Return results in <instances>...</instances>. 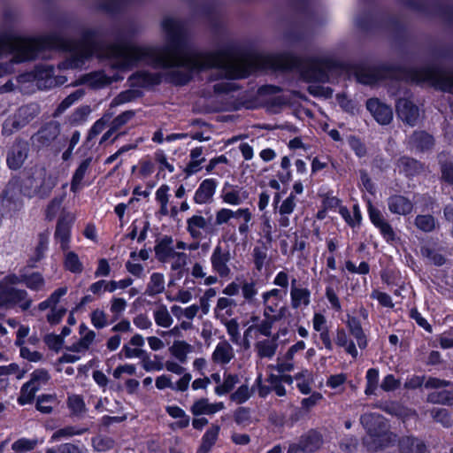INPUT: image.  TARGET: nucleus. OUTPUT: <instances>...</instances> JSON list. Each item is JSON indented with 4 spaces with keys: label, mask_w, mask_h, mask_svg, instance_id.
Here are the masks:
<instances>
[{
    "label": "nucleus",
    "mask_w": 453,
    "mask_h": 453,
    "mask_svg": "<svg viewBox=\"0 0 453 453\" xmlns=\"http://www.w3.org/2000/svg\"><path fill=\"white\" fill-rule=\"evenodd\" d=\"M165 44L162 47L138 46L127 42L102 45L96 41L95 32L86 30L80 41L65 40L57 33L39 38H23L11 33L0 34V54H13L10 63H0V77L12 71V63L32 60L45 49L60 48L69 52V57L61 62L60 69L81 67L94 54L105 59L111 69L125 72L143 62L155 68L169 69L167 79L174 84V18L165 17L162 20Z\"/></svg>",
    "instance_id": "nucleus-1"
},
{
    "label": "nucleus",
    "mask_w": 453,
    "mask_h": 453,
    "mask_svg": "<svg viewBox=\"0 0 453 453\" xmlns=\"http://www.w3.org/2000/svg\"><path fill=\"white\" fill-rule=\"evenodd\" d=\"M360 422L366 431L363 444L369 452H376L395 443L396 435L392 433L386 419L377 413H365Z\"/></svg>",
    "instance_id": "nucleus-2"
},
{
    "label": "nucleus",
    "mask_w": 453,
    "mask_h": 453,
    "mask_svg": "<svg viewBox=\"0 0 453 453\" xmlns=\"http://www.w3.org/2000/svg\"><path fill=\"white\" fill-rule=\"evenodd\" d=\"M57 183V178L44 166L35 165L27 170L26 176L20 182V192L29 198H46Z\"/></svg>",
    "instance_id": "nucleus-3"
},
{
    "label": "nucleus",
    "mask_w": 453,
    "mask_h": 453,
    "mask_svg": "<svg viewBox=\"0 0 453 453\" xmlns=\"http://www.w3.org/2000/svg\"><path fill=\"white\" fill-rule=\"evenodd\" d=\"M40 113L37 104H29L20 106L14 114L9 116L2 127V134L10 136L20 130L35 119Z\"/></svg>",
    "instance_id": "nucleus-4"
},
{
    "label": "nucleus",
    "mask_w": 453,
    "mask_h": 453,
    "mask_svg": "<svg viewBox=\"0 0 453 453\" xmlns=\"http://www.w3.org/2000/svg\"><path fill=\"white\" fill-rule=\"evenodd\" d=\"M33 303L32 298L25 289L8 287L0 283V308L19 305L22 311L28 310Z\"/></svg>",
    "instance_id": "nucleus-5"
},
{
    "label": "nucleus",
    "mask_w": 453,
    "mask_h": 453,
    "mask_svg": "<svg viewBox=\"0 0 453 453\" xmlns=\"http://www.w3.org/2000/svg\"><path fill=\"white\" fill-rule=\"evenodd\" d=\"M286 292L282 293L278 288H273L262 294L263 303L265 306L263 315L265 318H273L280 320L285 315V308L280 306Z\"/></svg>",
    "instance_id": "nucleus-6"
},
{
    "label": "nucleus",
    "mask_w": 453,
    "mask_h": 453,
    "mask_svg": "<svg viewBox=\"0 0 453 453\" xmlns=\"http://www.w3.org/2000/svg\"><path fill=\"white\" fill-rule=\"evenodd\" d=\"M231 260L230 251L219 244L214 247L210 257L211 269L220 278H229L231 276Z\"/></svg>",
    "instance_id": "nucleus-7"
},
{
    "label": "nucleus",
    "mask_w": 453,
    "mask_h": 453,
    "mask_svg": "<svg viewBox=\"0 0 453 453\" xmlns=\"http://www.w3.org/2000/svg\"><path fill=\"white\" fill-rule=\"evenodd\" d=\"M74 222V216L66 211H62L56 226L54 238L60 244L62 250L66 251L70 248L71 229Z\"/></svg>",
    "instance_id": "nucleus-8"
},
{
    "label": "nucleus",
    "mask_w": 453,
    "mask_h": 453,
    "mask_svg": "<svg viewBox=\"0 0 453 453\" xmlns=\"http://www.w3.org/2000/svg\"><path fill=\"white\" fill-rule=\"evenodd\" d=\"M29 153V144L27 141L18 138L9 149L6 155V164L11 170L22 167Z\"/></svg>",
    "instance_id": "nucleus-9"
},
{
    "label": "nucleus",
    "mask_w": 453,
    "mask_h": 453,
    "mask_svg": "<svg viewBox=\"0 0 453 453\" xmlns=\"http://www.w3.org/2000/svg\"><path fill=\"white\" fill-rule=\"evenodd\" d=\"M368 212L372 223L379 228L383 238L387 242H393L395 239V233L380 211L370 204Z\"/></svg>",
    "instance_id": "nucleus-10"
},
{
    "label": "nucleus",
    "mask_w": 453,
    "mask_h": 453,
    "mask_svg": "<svg viewBox=\"0 0 453 453\" xmlns=\"http://www.w3.org/2000/svg\"><path fill=\"white\" fill-rule=\"evenodd\" d=\"M366 108L381 125L388 124L393 119L392 109L376 98H371L366 102Z\"/></svg>",
    "instance_id": "nucleus-11"
},
{
    "label": "nucleus",
    "mask_w": 453,
    "mask_h": 453,
    "mask_svg": "<svg viewBox=\"0 0 453 453\" xmlns=\"http://www.w3.org/2000/svg\"><path fill=\"white\" fill-rule=\"evenodd\" d=\"M60 131L59 122L52 120L42 126L34 138L41 146H49L58 137Z\"/></svg>",
    "instance_id": "nucleus-12"
},
{
    "label": "nucleus",
    "mask_w": 453,
    "mask_h": 453,
    "mask_svg": "<svg viewBox=\"0 0 453 453\" xmlns=\"http://www.w3.org/2000/svg\"><path fill=\"white\" fill-rule=\"evenodd\" d=\"M425 380L426 378L424 376L413 375L406 380L404 388L407 389H416L424 384L426 388H442L449 387L452 384L449 380L432 377L428 378L426 380Z\"/></svg>",
    "instance_id": "nucleus-13"
},
{
    "label": "nucleus",
    "mask_w": 453,
    "mask_h": 453,
    "mask_svg": "<svg viewBox=\"0 0 453 453\" xmlns=\"http://www.w3.org/2000/svg\"><path fill=\"white\" fill-rule=\"evenodd\" d=\"M222 201L230 205H240L249 197V193L241 187L225 183L221 190Z\"/></svg>",
    "instance_id": "nucleus-14"
},
{
    "label": "nucleus",
    "mask_w": 453,
    "mask_h": 453,
    "mask_svg": "<svg viewBox=\"0 0 453 453\" xmlns=\"http://www.w3.org/2000/svg\"><path fill=\"white\" fill-rule=\"evenodd\" d=\"M396 111L398 116L410 126L416 125L419 118L418 108L411 101L401 98L397 101Z\"/></svg>",
    "instance_id": "nucleus-15"
},
{
    "label": "nucleus",
    "mask_w": 453,
    "mask_h": 453,
    "mask_svg": "<svg viewBox=\"0 0 453 453\" xmlns=\"http://www.w3.org/2000/svg\"><path fill=\"white\" fill-rule=\"evenodd\" d=\"M324 443L322 434L316 430H310L300 437L297 445L303 452L313 453L319 449Z\"/></svg>",
    "instance_id": "nucleus-16"
},
{
    "label": "nucleus",
    "mask_w": 453,
    "mask_h": 453,
    "mask_svg": "<svg viewBox=\"0 0 453 453\" xmlns=\"http://www.w3.org/2000/svg\"><path fill=\"white\" fill-rule=\"evenodd\" d=\"M225 409V404L222 402L211 403L208 398H199L196 400L190 407V412L196 416L201 415H213L219 411Z\"/></svg>",
    "instance_id": "nucleus-17"
},
{
    "label": "nucleus",
    "mask_w": 453,
    "mask_h": 453,
    "mask_svg": "<svg viewBox=\"0 0 453 453\" xmlns=\"http://www.w3.org/2000/svg\"><path fill=\"white\" fill-rule=\"evenodd\" d=\"M388 210L391 213L405 216L413 211V203L407 197L401 195H394L387 200Z\"/></svg>",
    "instance_id": "nucleus-18"
},
{
    "label": "nucleus",
    "mask_w": 453,
    "mask_h": 453,
    "mask_svg": "<svg viewBox=\"0 0 453 453\" xmlns=\"http://www.w3.org/2000/svg\"><path fill=\"white\" fill-rule=\"evenodd\" d=\"M209 229V221L201 215H193L187 219V231L194 240L202 239L203 233H208Z\"/></svg>",
    "instance_id": "nucleus-19"
},
{
    "label": "nucleus",
    "mask_w": 453,
    "mask_h": 453,
    "mask_svg": "<svg viewBox=\"0 0 453 453\" xmlns=\"http://www.w3.org/2000/svg\"><path fill=\"white\" fill-rule=\"evenodd\" d=\"M122 79L119 74L108 76L104 71H98L85 75L84 82L93 88H101Z\"/></svg>",
    "instance_id": "nucleus-20"
},
{
    "label": "nucleus",
    "mask_w": 453,
    "mask_h": 453,
    "mask_svg": "<svg viewBox=\"0 0 453 453\" xmlns=\"http://www.w3.org/2000/svg\"><path fill=\"white\" fill-rule=\"evenodd\" d=\"M93 161L92 157H88L83 159L75 169L72 180L70 189L72 192L76 193L83 187V180L85 176L89 173L90 166Z\"/></svg>",
    "instance_id": "nucleus-21"
},
{
    "label": "nucleus",
    "mask_w": 453,
    "mask_h": 453,
    "mask_svg": "<svg viewBox=\"0 0 453 453\" xmlns=\"http://www.w3.org/2000/svg\"><path fill=\"white\" fill-rule=\"evenodd\" d=\"M216 188L217 181L214 179L203 180L195 193V203L197 204L209 203L215 194Z\"/></svg>",
    "instance_id": "nucleus-22"
},
{
    "label": "nucleus",
    "mask_w": 453,
    "mask_h": 453,
    "mask_svg": "<svg viewBox=\"0 0 453 453\" xmlns=\"http://www.w3.org/2000/svg\"><path fill=\"white\" fill-rule=\"evenodd\" d=\"M234 357V350L231 344L226 340L217 344L211 355L212 361L220 365H227Z\"/></svg>",
    "instance_id": "nucleus-23"
},
{
    "label": "nucleus",
    "mask_w": 453,
    "mask_h": 453,
    "mask_svg": "<svg viewBox=\"0 0 453 453\" xmlns=\"http://www.w3.org/2000/svg\"><path fill=\"white\" fill-rule=\"evenodd\" d=\"M162 76L159 73H152L147 71H139L129 77V81L133 87H148L157 85L161 82Z\"/></svg>",
    "instance_id": "nucleus-24"
},
{
    "label": "nucleus",
    "mask_w": 453,
    "mask_h": 453,
    "mask_svg": "<svg viewBox=\"0 0 453 453\" xmlns=\"http://www.w3.org/2000/svg\"><path fill=\"white\" fill-rule=\"evenodd\" d=\"M398 448L401 453H426L425 442L414 436H403L398 441Z\"/></svg>",
    "instance_id": "nucleus-25"
},
{
    "label": "nucleus",
    "mask_w": 453,
    "mask_h": 453,
    "mask_svg": "<svg viewBox=\"0 0 453 453\" xmlns=\"http://www.w3.org/2000/svg\"><path fill=\"white\" fill-rule=\"evenodd\" d=\"M333 65L329 59L316 60L311 69V78L315 81L326 82L329 80L328 72Z\"/></svg>",
    "instance_id": "nucleus-26"
},
{
    "label": "nucleus",
    "mask_w": 453,
    "mask_h": 453,
    "mask_svg": "<svg viewBox=\"0 0 453 453\" xmlns=\"http://www.w3.org/2000/svg\"><path fill=\"white\" fill-rule=\"evenodd\" d=\"M279 335L275 334L271 339L259 341L255 344V349L260 358H272L278 349Z\"/></svg>",
    "instance_id": "nucleus-27"
},
{
    "label": "nucleus",
    "mask_w": 453,
    "mask_h": 453,
    "mask_svg": "<svg viewBox=\"0 0 453 453\" xmlns=\"http://www.w3.org/2000/svg\"><path fill=\"white\" fill-rule=\"evenodd\" d=\"M409 143L417 150H428L434 145V138L424 131H417L410 136Z\"/></svg>",
    "instance_id": "nucleus-28"
},
{
    "label": "nucleus",
    "mask_w": 453,
    "mask_h": 453,
    "mask_svg": "<svg viewBox=\"0 0 453 453\" xmlns=\"http://www.w3.org/2000/svg\"><path fill=\"white\" fill-rule=\"evenodd\" d=\"M219 430L220 426L219 425L212 424L203 435L201 445L196 453H209L218 440Z\"/></svg>",
    "instance_id": "nucleus-29"
},
{
    "label": "nucleus",
    "mask_w": 453,
    "mask_h": 453,
    "mask_svg": "<svg viewBox=\"0 0 453 453\" xmlns=\"http://www.w3.org/2000/svg\"><path fill=\"white\" fill-rule=\"evenodd\" d=\"M203 147H196L190 150V161L184 169V173L188 176L193 175L202 169L201 165L205 162V157H203Z\"/></svg>",
    "instance_id": "nucleus-30"
},
{
    "label": "nucleus",
    "mask_w": 453,
    "mask_h": 453,
    "mask_svg": "<svg viewBox=\"0 0 453 453\" xmlns=\"http://www.w3.org/2000/svg\"><path fill=\"white\" fill-rule=\"evenodd\" d=\"M347 326L349 333L357 340V345L360 349H365L367 346V339L361 326L359 319L356 317L348 316Z\"/></svg>",
    "instance_id": "nucleus-31"
},
{
    "label": "nucleus",
    "mask_w": 453,
    "mask_h": 453,
    "mask_svg": "<svg viewBox=\"0 0 453 453\" xmlns=\"http://www.w3.org/2000/svg\"><path fill=\"white\" fill-rule=\"evenodd\" d=\"M311 291L307 288H294L290 290L291 307L299 309L307 307L311 303Z\"/></svg>",
    "instance_id": "nucleus-32"
},
{
    "label": "nucleus",
    "mask_w": 453,
    "mask_h": 453,
    "mask_svg": "<svg viewBox=\"0 0 453 453\" xmlns=\"http://www.w3.org/2000/svg\"><path fill=\"white\" fill-rule=\"evenodd\" d=\"M236 303L234 299L229 297H219L214 308V313L217 318L226 319L234 314V309Z\"/></svg>",
    "instance_id": "nucleus-33"
},
{
    "label": "nucleus",
    "mask_w": 453,
    "mask_h": 453,
    "mask_svg": "<svg viewBox=\"0 0 453 453\" xmlns=\"http://www.w3.org/2000/svg\"><path fill=\"white\" fill-rule=\"evenodd\" d=\"M192 346L185 341H174L173 345L169 348V352L180 363L184 364L187 362L188 354L192 351Z\"/></svg>",
    "instance_id": "nucleus-34"
},
{
    "label": "nucleus",
    "mask_w": 453,
    "mask_h": 453,
    "mask_svg": "<svg viewBox=\"0 0 453 453\" xmlns=\"http://www.w3.org/2000/svg\"><path fill=\"white\" fill-rule=\"evenodd\" d=\"M414 225L424 233H431L439 226L437 219L431 214L417 215L414 219Z\"/></svg>",
    "instance_id": "nucleus-35"
},
{
    "label": "nucleus",
    "mask_w": 453,
    "mask_h": 453,
    "mask_svg": "<svg viewBox=\"0 0 453 453\" xmlns=\"http://www.w3.org/2000/svg\"><path fill=\"white\" fill-rule=\"evenodd\" d=\"M335 342L338 346L345 349V351L353 358H357L358 351L353 341L349 340L344 329H338L336 332Z\"/></svg>",
    "instance_id": "nucleus-36"
},
{
    "label": "nucleus",
    "mask_w": 453,
    "mask_h": 453,
    "mask_svg": "<svg viewBox=\"0 0 453 453\" xmlns=\"http://www.w3.org/2000/svg\"><path fill=\"white\" fill-rule=\"evenodd\" d=\"M173 241L171 236L165 235L154 247L155 255L158 261L165 263L168 261L169 250Z\"/></svg>",
    "instance_id": "nucleus-37"
},
{
    "label": "nucleus",
    "mask_w": 453,
    "mask_h": 453,
    "mask_svg": "<svg viewBox=\"0 0 453 453\" xmlns=\"http://www.w3.org/2000/svg\"><path fill=\"white\" fill-rule=\"evenodd\" d=\"M23 284L32 291H41L44 288L45 280L42 273L35 272L23 274Z\"/></svg>",
    "instance_id": "nucleus-38"
},
{
    "label": "nucleus",
    "mask_w": 453,
    "mask_h": 453,
    "mask_svg": "<svg viewBox=\"0 0 453 453\" xmlns=\"http://www.w3.org/2000/svg\"><path fill=\"white\" fill-rule=\"evenodd\" d=\"M165 290V279L163 274L154 273L151 274L148 283L146 294L152 296L162 293Z\"/></svg>",
    "instance_id": "nucleus-39"
},
{
    "label": "nucleus",
    "mask_w": 453,
    "mask_h": 453,
    "mask_svg": "<svg viewBox=\"0 0 453 453\" xmlns=\"http://www.w3.org/2000/svg\"><path fill=\"white\" fill-rule=\"evenodd\" d=\"M155 323L161 327L168 328L172 326L173 319L166 306L162 304L154 311Z\"/></svg>",
    "instance_id": "nucleus-40"
},
{
    "label": "nucleus",
    "mask_w": 453,
    "mask_h": 453,
    "mask_svg": "<svg viewBox=\"0 0 453 453\" xmlns=\"http://www.w3.org/2000/svg\"><path fill=\"white\" fill-rule=\"evenodd\" d=\"M239 382V377L236 374H224V380L215 388V393L218 395H223L234 389Z\"/></svg>",
    "instance_id": "nucleus-41"
},
{
    "label": "nucleus",
    "mask_w": 453,
    "mask_h": 453,
    "mask_svg": "<svg viewBox=\"0 0 453 453\" xmlns=\"http://www.w3.org/2000/svg\"><path fill=\"white\" fill-rule=\"evenodd\" d=\"M64 265L73 273H81L83 271L82 263L78 255L73 251H67L65 255Z\"/></svg>",
    "instance_id": "nucleus-42"
},
{
    "label": "nucleus",
    "mask_w": 453,
    "mask_h": 453,
    "mask_svg": "<svg viewBox=\"0 0 453 453\" xmlns=\"http://www.w3.org/2000/svg\"><path fill=\"white\" fill-rule=\"evenodd\" d=\"M295 380H297L296 387L303 394H309L311 391V384L313 380L311 373L308 370H303L295 375Z\"/></svg>",
    "instance_id": "nucleus-43"
},
{
    "label": "nucleus",
    "mask_w": 453,
    "mask_h": 453,
    "mask_svg": "<svg viewBox=\"0 0 453 453\" xmlns=\"http://www.w3.org/2000/svg\"><path fill=\"white\" fill-rule=\"evenodd\" d=\"M84 95V92L81 89L75 90L67 96L57 107L53 116L57 117L61 115L65 110L73 105L76 101L80 100Z\"/></svg>",
    "instance_id": "nucleus-44"
},
{
    "label": "nucleus",
    "mask_w": 453,
    "mask_h": 453,
    "mask_svg": "<svg viewBox=\"0 0 453 453\" xmlns=\"http://www.w3.org/2000/svg\"><path fill=\"white\" fill-rule=\"evenodd\" d=\"M112 115H113V113H111V112H105L102 116V118L97 119L94 123L92 127L90 128V130L88 132V140H92L96 135L101 134L108 125L110 126L109 123H110V121H111V119L112 118Z\"/></svg>",
    "instance_id": "nucleus-45"
},
{
    "label": "nucleus",
    "mask_w": 453,
    "mask_h": 453,
    "mask_svg": "<svg viewBox=\"0 0 453 453\" xmlns=\"http://www.w3.org/2000/svg\"><path fill=\"white\" fill-rule=\"evenodd\" d=\"M427 402L439 404L453 405V391L442 390L428 394Z\"/></svg>",
    "instance_id": "nucleus-46"
},
{
    "label": "nucleus",
    "mask_w": 453,
    "mask_h": 453,
    "mask_svg": "<svg viewBox=\"0 0 453 453\" xmlns=\"http://www.w3.org/2000/svg\"><path fill=\"white\" fill-rule=\"evenodd\" d=\"M23 203L19 199H14L12 195H10L9 190H6L1 198V207L4 210L5 212L16 211L22 208Z\"/></svg>",
    "instance_id": "nucleus-47"
},
{
    "label": "nucleus",
    "mask_w": 453,
    "mask_h": 453,
    "mask_svg": "<svg viewBox=\"0 0 453 453\" xmlns=\"http://www.w3.org/2000/svg\"><path fill=\"white\" fill-rule=\"evenodd\" d=\"M87 431L86 428H77L75 426H65L57 430L51 436V441H58L62 438H69L73 435H81Z\"/></svg>",
    "instance_id": "nucleus-48"
},
{
    "label": "nucleus",
    "mask_w": 453,
    "mask_h": 453,
    "mask_svg": "<svg viewBox=\"0 0 453 453\" xmlns=\"http://www.w3.org/2000/svg\"><path fill=\"white\" fill-rule=\"evenodd\" d=\"M366 387L365 393L367 395L375 394L379 384V371L375 368H370L365 375Z\"/></svg>",
    "instance_id": "nucleus-49"
},
{
    "label": "nucleus",
    "mask_w": 453,
    "mask_h": 453,
    "mask_svg": "<svg viewBox=\"0 0 453 453\" xmlns=\"http://www.w3.org/2000/svg\"><path fill=\"white\" fill-rule=\"evenodd\" d=\"M39 79H46L45 86L52 87L56 85L64 84L66 81L65 77H56L53 75V68L45 67L42 71L37 73Z\"/></svg>",
    "instance_id": "nucleus-50"
},
{
    "label": "nucleus",
    "mask_w": 453,
    "mask_h": 453,
    "mask_svg": "<svg viewBox=\"0 0 453 453\" xmlns=\"http://www.w3.org/2000/svg\"><path fill=\"white\" fill-rule=\"evenodd\" d=\"M37 444V439L20 438L12 443V449L19 453H27L33 450Z\"/></svg>",
    "instance_id": "nucleus-51"
},
{
    "label": "nucleus",
    "mask_w": 453,
    "mask_h": 453,
    "mask_svg": "<svg viewBox=\"0 0 453 453\" xmlns=\"http://www.w3.org/2000/svg\"><path fill=\"white\" fill-rule=\"evenodd\" d=\"M127 307V301L122 297H112L110 302V311L112 321L118 320Z\"/></svg>",
    "instance_id": "nucleus-52"
},
{
    "label": "nucleus",
    "mask_w": 453,
    "mask_h": 453,
    "mask_svg": "<svg viewBox=\"0 0 453 453\" xmlns=\"http://www.w3.org/2000/svg\"><path fill=\"white\" fill-rule=\"evenodd\" d=\"M57 403V399L52 395H42L37 400L36 408L39 411L44 414H49L52 411L53 406Z\"/></svg>",
    "instance_id": "nucleus-53"
},
{
    "label": "nucleus",
    "mask_w": 453,
    "mask_h": 453,
    "mask_svg": "<svg viewBox=\"0 0 453 453\" xmlns=\"http://www.w3.org/2000/svg\"><path fill=\"white\" fill-rule=\"evenodd\" d=\"M135 115V112L132 110L126 111L114 119H111L110 121V127L117 132L121 127H123L125 125H127Z\"/></svg>",
    "instance_id": "nucleus-54"
},
{
    "label": "nucleus",
    "mask_w": 453,
    "mask_h": 453,
    "mask_svg": "<svg viewBox=\"0 0 453 453\" xmlns=\"http://www.w3.org/2000/svg\"><path fill=\"white\" fill-rule=\"evenodd\" d=\"M65 196H56L50 200L45 209V218L47 220L51 221L55 219L59 212Z\"/></svg>",
    "instance_id": "nucleus-55"
},
{
    "label": "nucleus",
    "mask_w": 453,
    "mask_h": 453,
    "mask_svg": "<svg viewBox=\"0 0 453 453\" xmlns=\"http://www.w3.org/2000/svg\"><path fill=\"white\" fill-rule=\"evenodd\" d=\"M241 290L244 300L252 303L255 301V297L257 295V284L254 280H244L242 283Z\"/></svg>",
    "instance_id": "nucleus-56"
},
{
    "label": "nucleus",
    "mask_w": 453,
    "mask_h": 453,
    "mask_svg": "<svg viewBox=\"0 0 453 453\" xmlns=\"http://www.w3.org/2000/svg\"><path fill=\"white\" fill-rule=\"evenodd\" d=\"M50 378V374L46 370L37 369L33 372L31 379L27 383L39 390L42 386L45 385L49 381Z\"/></svg>",
    "instance_id": "nucleus-57"
},
{
    "label": "nucleus",
    "mask_w": 453,
    "mask_h": 453,
    "mask_svg": "<svg viewBox=\"0 0 453 453\" xmlns=\"http://www.w3.org/2000/svg\"><path fill=\"white\" fill-rule=\"evenodd\" d=\"M92 446L95 450L104 452L114 447V441L108 436L97 435L92 439Z\"/></svg>",
    "instance_id": "nucleus-58"
},
{
    "label": "nucleus",
    "mask_w": 453,
    "mask_h": 453,
    "mask_svg": "<svg viewBox=\"0 0 453 453\" xmlns=\"http://www.w3.org/2000/svg\"><path fill=\"white\" fill-rule=\"evenodd\" d=\"M253 390L249 388L248 385L244 384L240 386L231 395L230 399L231 401L234 402L235 403H243L246 401H248L251 395Z\"/></svg>",
    "instance_id": "nucleus-59"
},
{
    "label": "nucleus",
    "mask_w": 453,
    "mask_h": 453,
    "mask_svg": "<svg viewBox=\"0 0 453 453\" xmlns=\"http://www.w3.org/2000/svg\"><path fill=\"white\" fill-rule=\"evenodd\" d=\"M139 96V92L136 90L129 89L119 93L111 102V107H116L120 104L128 103Z\"/></svg>",
    "instance_id": "nucleus-60"
},
{
    "label": "nucleus",
    "mask_w": 453,
    "mask_h": 453,
    "mask_svg": "<svg viewBox=\"0 0 453 453\" xmlns=\"http://www.w3.org/2000/svg\"><path fill=\"white\" fill-rule=\"evenodd\" d=\"M68 407L76 416L83 414L86 411L85 403L81 396L78 395H73L68 397Z\"/></svg>",
    "instance_id": "nucleus-61"
},
{
    "label": "nucleus",
    "mask_w": 453,
    "mask_h": 453,
    "mask_svg": "<svg viewBox=\"0 0 453 453\" xmlns=\"http://www.w3.org/2000/svg\"><path fill=\"white\" fill-rule=\"evenodd\" d=\"M49 233H42L38 236V244L35 248L34 261L38 262L43 257L48 249Z\"/></svg>",
    "instance_id": "nucleus-62"
},
{
    "label": "nucleus",
    "mask_w": 453,
    "mask_h": 453,
    "mask_svg": "<svg viewBox=\"0 0 453 453\" xmlns=\"http://www.w3.org/2000/svg\"><path fill=\"white\" fill-rule=\"evenodd\" d=\"M91 324L96 329H102L108 325V316L104 311L100 309L94 310L90 314Z\"/></svg>",
    "instance_id": "nucleus-63"
},
{
    "label": "nucleus",
    "mask_w": 453,
    "mask_h": 453,
    "mask_svg": "<svg viewBox=\"0 0 453 453\" xmlns=\"http://www.w3.org/2000/svg\"><path fill=\"white\" fill-rule=\"evenodd\" d=\"M38 389H36V388H35L34 386L28 384L27 382L25 383L21 388L20 395L18 398V402L21 405L30 403L35 397V395Z\"/></svg>",
    "instance_id": "nucleus-64"
}]
</instances>
